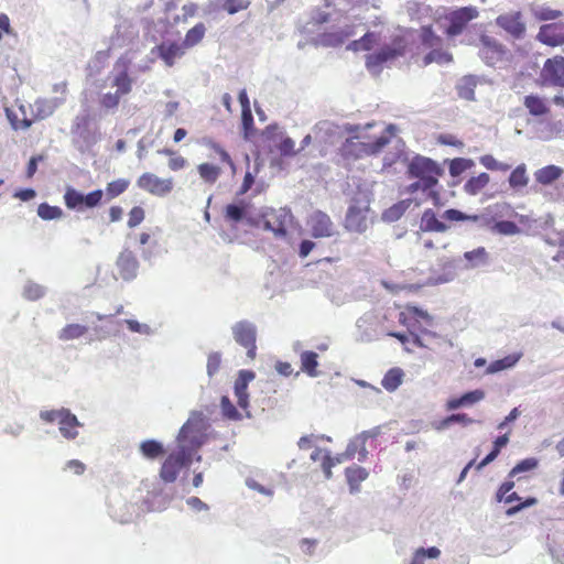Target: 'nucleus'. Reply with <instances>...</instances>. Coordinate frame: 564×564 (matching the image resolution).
Listing matches in <instances>:
<instances>
[{"label":"nucleus","mask_w":564,"mask_h":564,"mask_svg":"<svg viewBox=\"0 0 564 564\" xmlns=\"http://www.w3.org/2000/svg\"><path fill=\"white\" fill-rule=\"evenodd\" d=\"M379 42V35L375 32H367L359 40L352 41L348 48L355 52L358 51H370Z\"/></svg>","instance_id":"obj_32"},{"label":"nucleus","mask_w":564,"mask_h":564,"mask_svg":"<svg viewBox=\"0 0 564 564\" xmlns=\"http://www.w3.org/2000/svg\"><path fill=\"white\" fill-rule=\"evenodd\" d=\"M420 228L423 231H444L447 226L437 219L432 209H426L422 215Z\"/></svg>","instance_id":"obj_29"},{"label":"nucleus","mask_w":564,"mask_h":564,"mask_svg":"<svg viewBox=\"0 0 564 564\" xmlns=\"http://www.w3.org/2000/svg\"><path fill=\"white\" fill-rule=\"evenodd\" d=\"M440 554L441 551L436 546L429 549L420 547L414 552L410 564H424L425 558H437Z\"/></svg>","instance_id":"obj_45"},{"label":"nucleus","mask_w":564,"mask_h":564,"mask_svg":"<svg viewBox=\"0 0 564 564\" xmlns=\"http://www.w3.org/2000/svg\"><path fill=\"white\" fill-rule=\"evenodd\" d=\"M538 466V460L535 458H527L518 463L510 471L509 476L513 477L520 473L529 471L534 469Z\"/></svg>","instance_id":"obj_58"},{"label":"nucleus","mask_w":564,"mask_h":564,"mask_svg":"<svg viewBox=\"0 0 564 564\" xmlns=\"http://www.w3.org/2000/svg\"><path fill=\"white\" fill-rule=\"evenodd\" d=\"M250 0H224L221 8L229 14H235L239 11L248 9Z\"/></svg>","instance_id":"obj_54"},{"label":"nucleus","mask_w":564,"mask_h":564,"mask_svg":"<svg viewBox=\"0 0 564 564\" xmlns=\"http://www.w3.org/2000/svg\"><path fill=\"white\" fill-rule=\"evenodd\" d=\"M159 153L169 156L167 166L173 172L184 170L188 165L187 160L175 150L164 148Z\"/></svg>","instance_id":"obj_33"},{"label":"nucleus","mask_w":564,"mask_h":564,"mask_svg":"<svg viewBox=\"0 0 564 564\" xmlns=\"http://www.w3.org/2000/svg\"><path fill=\"white\" fill-rule=\"evenodd\" d=\"M59 432L61 434L67 438V440H74L78 435L77 427H79L82 424L76 417L75 414H73L68 409L64 412L59 420Z\"/></svg>","instance_id":"obj_22"},{"label":"nucleus","mask_w":564,"mask_h":564,"mask_svg":"<svg viewBox=\"0 0 564 564\" xmlns=\"http://www.w3.org/2000/svg\"><path fill=\"white\" fill-rule=\"evenodd\" d=\"M479 82L480 79L475 76H465L460 80V97L467 100H475L474 88Z\"/></svg>","instance_id":"obj_47"},{"label":"nucleus","mask_w":564,"mask_h":564,"mask_svg":"<svg viewBox=\"0 0 564 564\" xmlns=\"http://www.w3.org/2000/svg\"><path fill=\"white\" fill-rule=\"evenodd\" d=\"M312 237L330 238L337 234L335 224L330 217L321 210H315L306 220Z\"/></svg>","instance_id":"obj_10"},{"label":"nucleus","mask_w":564,"mask_h":564,"mask_svg":"<svg viewBox=\"0 0 564 564\" xmlns=\"http://www.w3.org/2000/svg\"><path fill=\"white\" fill-rule=\"evenodd\" d=\"M437 63V64H447L453 62V56L441 50H433L424 57V65H429L431 63Z\"/></svg>","instance_id":"obj_53"},{"label":"nucleus","mask_w":564,"mask_h":564,"mask_svg":"<svg viewBox=\"0 0 564 564\" xmlns=\"http://www.w3.org/2000/svg\"><path fill=\"white\" fill-rule=\"evenodd\" d=\"M116 267L122 280H133L139 270V261L135 253L130 249H123L117 258Z\"/></svg>","instance_id":"obj_14"},{"label":"nucleus","mask_w":564,"mask_h":564,"mask_svg":"<svg viewBox=\"0 0 564 564\" xmlns=\"http://www.w3.org/2000/svg\"><path fill=\"white\" fill-rule=\"evenodd\" d=\"M397 145L394 147V151L393 152H390V153H387L383 158V163H382V170H390L397 162H399L400 160H402L403 155H404V151H403V144H401V141H397L395 142Z\"/></svg>","instance_id":"obj_49"},{"label":"nucleus","mask_w":564,"mask_h":564,"mask_svg":"<svg viewBox=\"0 0 564 564\" xmlns=\"http://www.w3.org/2000/svg\"><path fill=\"white\" fill-rule=\"evenodd\" d=\"M564 174V170L557 165L550 164L538 169L533 173L536 184L541 186H551Z\"/></svg>","instance_id":"obj_21"},{"label":"nucleus","mask_w":564,"mask_h":564,"mask_svg":"<svg viewBox=\"0 0 564 564\" xmlns=\"http://www.w3.org/2000/svg\"><path fill=\"white\" fill-rule=\"evenodd\" d=\"M458 422V414H451L448 415L447 417L445 419H442V420H435L433 423H432V426L437 430V431H443L447 427H449L451 425H454L455 423Z\"/></svg>","instance_id":"obj_62"},{"label":"nucleus","mask_w":564,"mask_h":564,"mask_svg":"<svg viewBox=\"0 0 564 564\" xmlns=\"http://www.w3.org/2000/svg\"><path fill=\"white\" fill-rule=\"evenodd\" d=\"M348 36L349 34L344 32H328L323 33L319 36V41L325 46H338L343 44L345 39Z\"/></svg>","instance_id":"obj_52"},{"label":"nucleus","mask_w":564,"mask_h":564,"mask_svg":"<svg viewBox=\"0 0 564 564\" xmlns=\"http://www.w3.org/2000/svg\"><path fill=\"white\" fill-rule=\"evenodd\" d=\"M540 77L546 85L564 88V57L556 55L547 58L543 65Z\"/></svg>","instance_id":"obj_11"},{"label":"nucleus","mask_w":564,"mask_h":564,"mask_svg":"<svg viewBox=\"0 0 564 564\" xmlns=\"http://www.w3.org/2000/svg\"><path fill=\"white\" fill-rule=\"evenodd\" d=\"M232 336L238 345L246 348L247 356L253 360L257 356V327L253 323L243 319L237 322L232 327Z\"/></svg>","instance_id":"obj_6"},{"label":"nucleus","mask_w":564,"mask_h":564,"mask_svg":"<svg viewBox=\"0 0 564 564\" xmlns=\"http://www.w3.org/2000/svg\"><path fill=\"white\" fill-rule=\"evenodd\" d=\"M37 215L43 220L59 219L63 216V210L58 206H51L47 203H42L37 207Z\"/></svg>","instance_id":"obj_46"},{"label":"nucleus","mask_w":564,"mask_h":564,"mask_svg":"<svg viewBox=\"0 0 564 564\" xmlns=\"http://www.w3.org/2000/svg\"><path fill=\"white\" fill-rule=\"evenodd\" d=\"M369 212L368 205H360L354 203L349 206L345 225L346 228L355 232H364L367 229V214Z\"/></svg>","instance_id":"obj_15"},{"label":"nucleus","mask_w":564,"mask_h":564,"mask_svg":"<svg viewBox=\"0 0 564 564\" xmlns=\"http://www.w3.org/2000/svg\"><path fill=\"white\" fill-rule=\"evenodd\" d=\"M88 328L85 325L67 324L59 330L58 338L64 341L77 339L84 336Z\"/></svg>","instance_id":"obj_36"},{"label":"nucleus","mask_w":564,"mask_h":564,"mask_svg":"<svg viewBox=\"0 0 564 564\" xmlns=\"http://www.w3.org/2000/svg\"><path fill=\"white\" fill-rule=\"evenodd\" d=\"M404 372L401 368L389 369L381 380V386L389 392L397 390L403 381Z\"/></svg>","instance_id":"obj_28"},{"label":"nucleus","mask_w":564,"mask_h":564,"mask_svg":"<svg viewBox=\"0 0 564 564\" xmlns=\"http://www.w3.org/2000/svg\"><path fill=\"white\" fill-rule=\"evenodd\" d=\"M44 295V289L37 284H30L24 289V296L28 300L36 301Z\"/></svg>","instance_id":"obj_63"},{"label":"nucleus","mask_w":564,"mask_h":564,"mask_svg":"<svg viewBox=\"0 0 564 564\" xmlns=\"http://www.w3.org/2000/svg\"><path fill=\"white\" fill-rule=\"evenodd\" d=\"M406 50V43L403 37H394L390 44L383 45L378 52L366 56V67L368 70L379 73L383 65L403 56Z\"/></svg>","instance_id":"obj_3"},{"label":"nucleus","mask_w":564,"mask_h":564,"mask_svg":"<svg viewBox=\"0 0 564 564\" xmlns=\"http://www.w3.org/2000/svg\"><path fill=\"white\" fill-rule=\"evenodd\" d=\"M65 411H66L65 408H62V409H58V410L41 411L40 417L44 422H46V423H54V422L59 423V420H61V417H62V415L64 414Z\"/></svg>","instance_id":"obj_60"},{"label":"nucleus","mask_w":564,"mask_h":564,"mask_svg":"<svg viewBox=\"0 0 564 564\" xmlns=\"http://www.w3.org/2000/svg\"><path fill=\"white\" fill-rule=\"evenodd\" d=\"M141 454L149 459H156L164 455L163 445L155 440H147L140 444Z\"/></svg>","instance_id":"obj_31"},{"label":"nucleus","mask_w":564,"mask_h":564,"mask_svg":"<svg viewBox=\"0 0 564 564\" xmlns=\"http://www.w3.org/2000/svg\"><path fill=\"white\" fill-rule=\"evenodd\" d=\"M485 398L484 390L477 389L460 395V408L470 406Z\"/></svg>","instance_id":"obj_57"},{"label":"nucleus","mask_w":564,"mask_h":564,"mask_svg":"<svg viewBox=\"0 0 564 564\" xmlns=\"http://www.w3.org/2000/svg\"><path fill=\"white\" fill-rule=\"evenodd\" d=\"M380 434H381V427L376 426L368 431L361 432L349 443L351 451L357 452L359 460H364L367 457V454H368L367 444L369 443L370 446H375L373 443L376 442L377 437Z\"/></svg>","instance_id":"obj_18"},{"label":"nucleus","mask_w":564,"mask_h":564,"mask_svg":"<svg viewBox=\"0 0 564 564\" xmlns=\"http://www.w3.org/2000/svg\"><path fill=\"white\" fill-rule=\"evenodd\" d=\"M464 258L467 261V268H478L488 263V254L482 247L465 252Z\"/></svg>","instance_id":"obj_37"},{"label":"nucleus","mask_w":564,"mask_h":564,"mask_svg":"<svg viewBox=\"0 0 564 564\" xmlns=\"http://www.w3.org/2000/svg\"><path fill=\"white\" fill-rule=\"evenodd\" d=\"M160 58L169 67L175 64L176 58L182 57L185 54V45L177 42H162L156 47Z\"/></svg>","instance_id":"obj_20"},{"label":"nucleus","mask_w":564,"mask_h":564,"mask_svg":"<svg viewBox=\"0 0 564 564\" xmlns=\"http://www.w3.org/2000/svg\"><path fill=\"white\" fill-rule=\"evenodd\" d=\"M536 39L549 46L564 44V23H549L540 28Z\"/></svg>","instance_id":"obj_17"},{"label":"nucleus","mask_w":564,"mask_h":564,"mask_svg":"<svg viewBox=\"0 0 564 564\" xmlns=\"http://www.w3.org/2000/svg\"><path fill=\"white\" fill-rule=\"evenodd\" d=\"M437 25L447 35H456L458 33V12L454 11L448 18L440 19Z\"/></svg>","instance_id":"obj_44"},{"label":"nucleus","mask_w":564,"mask_h":564,"mask_svg":"<svg viewBox=\"0 0 564 564\" xmlns=\"http://www.w3.org/2000/svg\"><path fill=\"white\" fill-rule=\"evenodd\" d=\"M301 370L308 377H317L318 371V355L312 350H304L300 355Z\"/></svg>","instance_id":"obj_25"},{"label":"nucleus","mask_w":564,"mask_h":564,"mask_svg":"<svg viewBox=\"0 0 564 564\" xmlns=\"http://www.w3.org/2000/svg\"><path fill=\"white\" fill-rule=\"evenodd\" d=\"M197 172L204 182L214 184L219 178L221 169L212 163H200L197 166Z\"/></svg>","instance_id":"obj_34"},{"label":"nucleus","mask_w":564,"mask_h":564,"mask_svg":"<svg viewBox=\"0 0 564 564\" xmlns=\"http://www.w3.org/2000/svg\"><path fill=\"white\" fill-rule=\"evenodd\" d=\"M191 458L185 449L171 453L163 462L160 478L164 482H174L180 471L189 464Z\"/></svg>","instance_id":"obj_9"},{"label":"nucleus","mask_w":564,"mask_h":564,"mask_svg":"<svg viewBox=\"0 0 564 564\" xmlns=\"http://www.w3.org/2000/svg\"><path fill=\"white\" fill-rule=\"evenodd\" d=\"M368 471L366 468L354 465L350 467H347L345 470V476L347 478V482L349 485L350 491L356 492L360 489V484L367 479Z\"/></svg>","instance_id":"obj_23"},{"label":"nucleus","mask_w":564,"mask_h":564,"mask_svg":"<svg viewBox=\"0 0 564 564\" xmlns=\"http://www.w3.org/2000/svg\"><path fill=\"white\" fill-rule=\"evenodd\" d=\"M520 357H521L520 355L513 354V355H508L502 359L492 361L488 366L486 372L487 373H496V372L512 368L519 361Z\"/></svg>","instance_id":"obj_40"},{"label":"nucleus","mask_w":564,"mask_h":564,"mask_svg":"<svg viewBox=\"0 0 564 564\" xmlns=\"http://www.w3.org/2000/svg\"><path fill=\"white\" fill-rule=\"evenodd\" d=\"M204 144L208 149L214 151L219 156V159L223 163H226L230 167L232 175H235L237 173V166H236L234 160L231 159L230 154L219 143L208 139V140H204Z\"/></svg>","instance_id":"obj_35"},{"label":"nucleus","mask_w":564,"mask_h":564,"mask_svg":"<svg viewBox=\"0 0 564 564\" xmlns=\"http://www.w3.org/2000/svg\"><path fill=\"white\" fill-rule=\"evenodd\" d=\"M220 408L221 413L224 417L230 420V421H239L241 420L242 415L237 410V408L232 404L230 399L227 395H224L220 400Z\"/></svg>","instance_id":"obj_50"},{"label":"nucleus","mask_w":564,"mask_h":564,"mask_svg":"<svg viewBox=\"0 0 564 564\" xmlns=\"http://www.w3.org/2000/svg\"><path fill=\"white\" fill-rule=\"evenodd\" d=\"M436 243L441 245V247H435V242L433 240H424L422 245V256L426 258L431 267L435 263L438 267H446L453 259V253H448L446 251L448 245L441 243L437 239Z\"/></svg>","instance_id":"obj_13"},{"label":"nucleus","mask_w":564,"mask_h":564,"mask_svg":"<svg viewBox=\"0 0 564 564\" xmlns=\"http://www.w3.org/2000/svg\"><path fill=\"white\" fill-rule=\"evenodd\" d=\"M261 219L263 228L272 231L275 238H285L294 217L288 208H269L262 213Z\"/></svg>","instance_id":"obj_4"},{"label":"nucleus","mask_w":564,"mask_h":564,"mask_svg":"<svg viewBox=\"0 0 564 564\" xmlns=\"http://www.w3.org/2000/svg\"><path fill=\"white\" fill-rule=\"evenodd\" d=\"M492 232L503 236H514L521 232V229L512 221H495L488 227Z\"/></svg>","instance_id":"obj_41"},{"label":"nucleus","mask_w":564,"mask_h":564,"mask_svg":"<svg viewBox=\"0 0 564 564\" xmlns=\"http://www.w3.org/2000/svg\"><path fill=\"white\" fill-rule=\"evenodd\" d=\"M561 128V121H540L536 129V135L539 139L544 141L552 140L560 134Z\"/></svg>","instance_id":"obj_26"},{"label":"nucleus","mask_w":564,"mask_h":564,"mask_svg":"<svg viewBox=\"0 0 564 564\" xmlns=\"http://www.w3.org/2000/svg\"><path fill=\"white\" fill-rule=\"evenodd\" d=\"M480 163L488 170L491 171H508L510 169L509 164L497 161L492 155H482L480 158Z\"/></svg>","instance_id":"obj_56"},{"label":"nucleus","mask_w":564,"mask_h":564,"mask_svg":"<svg viewBox=\"0 0 564 564\" xmlns=\"http://www.w3.org/2000/svg\"><path fill=\"white\" fill-rule=\"evenodd\" d=\"M294 147V141L291 138H285L280 142L278 149L282 155L291 156L295 154Z\"/></svg>","instance_id":"obj_64"},{"label":"nucleus","mask_w":564,"mask_h":564,"mask_svg":"<svg viewBox=\"0 0 564 564\" xmlns=\"http://www.w3.org/2000/svg\"><path fill=\"white\" fill-rule=\"evenodd\" d=\"M509 185L516 191L524 188L529 184V175L527 173V165L519 164L509 175Z\"/></svg>","instance_id":"obj_27"},{"label":"nucleus","mask_w":564,"mask_h":564,"mask_svg":"<svg viewBox=\"0 0 564 564\" xmlns=\"http://www.w3.org/2000/svg\"><path fill=\"white\" fill-rule=\"evenodd\" d=\"M513 214L514 210L510 204L498 203L487 207L485 212L479 215L469 216L460 212V221L471 220L479 227H489L497 218L511 217Z\"/></svg>","instance_id":"obj_8"},{"label":"nucleus","mask_w":564,"mask_h":564,"mask_svg":"<svg viewBox=\"0 0 564 564\" xmlns=\"http://www.w3.org/2000/svg\"><path fill=\"white\" fill-rule=\"evenodd\" d=\"M496 24L514 39H522L525 35L527 26L520 11H510L498 15Z\"/></svg>","instance_id":"obj_12"},{"label":"nucleus","mask_w":564,"mask_h":564,"mask_svg":"<svg viewBox=\"0 0 564 564\" xmlns=\"http://www.w3.org/2000/svg\"><path fill=\"white\" fill-rule=\"evenodd\" d=\"M248 204L240 202L239 204H229L225 208V218L229 221L239 223L247 215Z\"/></svg>","instance_id":"obj_38"},{"label":"nucleus","mask_w":564,"mask_h":564,"mask_svg":"<svg viewBox=\"0 0 564 564\" xmlns=\"http://www.w3.org/2000/svg\"><path fill=\"white\" fill-rule=\"evenodd\" d=\"M532 14L541 21L555 20L562 15L561 11L552 10L543 6H533L531 8Z\"/></svg>","instance_id":"obj_51"},{"label":"nucleus","mask_w":564,"mask_h":564,"mask_svg":"<svg viewBox=\"0 0 564 564\" xmlns=\"http://www.w3.org/2000/svg\"><path fill=\"white\" fill-rule=\"evenodd\" d=\"M113 86L117 87L116 93L121 96L128 95L132 90V78L129 76L127 67L115 76Z\"/></svg>","instance_id":"obj_39"},{"label":"nucleus","mask_w":564,"mask_h":564,"mask_svg":"<svg viewBox=\"0 0 564 564\" xmlns=\"http://www.w3.org/2000/svg\"><path fill=\"white\" fill-rule=\"evenodd\" d=\"M508 434L497 437L494 443V449L478 464L477 468L480 469L491 463L498 456L500 449L508 444Z\"/></svg>","instance_id":"obj_48"},{"label":"nucleus","mask_w":564,"mask_h":564,"mask_svg":"<svg viewBox=\"0 0 564 564\" xmlns=\"http://www.w3.org/2000/svg\"><path fill=\"white\" fill-rule=\"evenodd\" d=\"M408 175L416 181L408 186V192L413 194L421 191L427 199L438 206L440 197L435 191L440 176L443 175L442 167L429 158L414 156L408 165Z\"/></svg>","instance_id":"obj_1"},{"label":"nucleus","mask_w":564,"mask_h":564,"mask_svg":"<svg viewBox=\"0 0 564 564\" xmlns=\"http://www.w3.org/2000/svg\"><path fill=\"white\" fill-rule=\"evenodd\" d=\"M130 185V181L127 178H118L111 181L106 186V196L108 199H113L123 194Z\"/></svg>","instance_id":"obj_42"},{"label":"nucleus","mask_w":564,"mask_h":564,"mask_svg":"<svg viewBox=\"0 0 564 564\" xmlns=\"http://www.w3.org/2000/svg\"><path fill=\"white\" fill-rule=\"evenodd\" d=\"M480 43V56L488 65L494 66L503 59L507 51L506 47L497 40L481 35Z\"/></svg>","instance_id":"obj_16"},{"label":"nucleus","mask_w":564,"mask_h":564,"mask_svg":"<svg viewBox=\"0 0 564 564\" xmlns=\"http://www.w3.org/2000/svg\"><path fill=\"white\" fill-rule=\"evenodd\" d=\"M145 218V212L141 206H134L128 214L127 225L129 228L139 226Z\"/></svg>","instance_id":"obj_55"},{"label":"nucleus","mask_w":564,"mask_h":564,"mask_svg":"<svg viewBox=\"0 0 564 564\" xmlns=\"http://www.w3.org/2000/svg\"><path fill=\"white\" fill-rule=\"evenodd\" d=\"M397 128L394 124H388L386 133L378 137L375 141H361L359 137L347 138L340 147V154L348 160H357L365 156L377 155L392 142Z\"/></svg>","instance_id":"obj_2"},{"label":"nucleus","mask_w":564,"mask_h":564,"mask_svg":"<svg viewBox=\"0 0 564 564\" xmlns=\"http://www.w3.org/2000/svg\"><path fill=\"white\" fill-rule=\"evenodd\" d=\"M221 366V355L219 352H212L207 359V373L214 376L218 372Z\"/></svg>","instance_id":"obj_59"},{"label":"nucleus","mask_w":564,"mask_h":564,"mask_svg":"<svg viewBox=\"0 0 564 564\" xmlns=\"http://www.w3.org/2000/svg\"><path fill=\"white\" fill-rule=\"evenodd\" d=\"M104 192L95 189L83 194L72 186H67L64 193V204L68 209L82 212L85 208H95L102 202Z\"/></svg>","instance_id":"obj_5"},{"label":"nucleus","mask_w":564,"mask_h":564,"mask_svg":"<svg viewBox=\"0 0 564 564\" xmlns=\"http://www.w3.org/2000/svg\"><path fill=\"white\" fill-rule=\"evenodd\" d=\"M254 379V372L251 370H240L238 378L235 381V394L237 397L238 405L242 410L249 406V394L247 392L248 384Z\"/></svg>","instance_id":"obj_19"},{"label":"nucleus","mask_w":564,"mask_h":564,"mask_svg":"<svg viewBox=\"0 0 564 564\" xmlns=\"http://www.w3.org/2000/svg\"><path fill=\"white\" fill-rule=\"evenodd\" d=\"M206 34V26L204 23L199 22L195 24L192 29H189L182 42L186 48H191L197 44H199Z\"/></svg>","instance_id":"obj_30"},{"label":"nucleus","mask_w":564,"mask_h":564,"mask_svg":"<svg viewBox=\"0 0 564 564\" xmlns=\"http://www.w3.org/2000/svg\"><path fill=\"white\" fill-rule=\"evenodd\" d=\"M137 186L150 195L164 197L172 193L174 182L172 177L162 178L154 173L145 172L138 177Z\"/></svg>","instance_id":"obj_7"},{"label":"nucleus","mask_w":564,"mask_h":564,"mask_svg":"<svg viewBox=\"0 0 564 564\" xmlns=\"http://www.w3.org/2000/svg\"><path fill=\"white\" fill-rule=\"evenodd\" d=\"M122 96L118 93H107L100 99V105L106 109L117 108Z\"/></svg>","instance_id":"obj_61"},{"label":"nucleus","mask_w":564,"mask_h":564,"mask_svg":"<svg viewBox=\"0 0 564 564\" xmlns=\"http://www.w3.org/2000/svg\"><path fill=\"white\" fill-rule=\"evenodd\" d=\"M523 105L529 113L538 117L544 116L550 111L546 100L538 95H528L523 99Z\"/></svg>","instance_id":"obj_24"},{"label":"nucleus","mask_w":564,"mask_h":564,"mask_svg":"<svg viewBox=\"0 0 564 564\" xmlns=\"http://www.w3.org/2000/svg\"><path fill=\"white\" fill-rule=\"evenodd\" d=\"M489 175L487 173H481L478 176L468 180L464 186V189L466 193L475 195L479 193L489 183Z\"/></svg>","instance_id":"obj_43"}]
</instances>
